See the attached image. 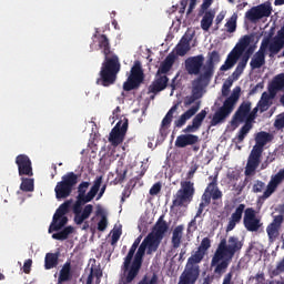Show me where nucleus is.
Returning a JSON list of instances; mask_svg holds the SVG:
<instances>
[{"instance_id": "8fccbe9b", "label": "nucleus", "mask_w": 284, "mask_h": 284, "mask_svg": "<svg viewBox=\"0 0 284 284\" xmlns=\"http://www.w3.org/2000/svg\"><path fill=\"white\" fill-rule=\"evenodd\" d=\"M258 110L261 111V109L256 105L251 112H248L245 119V123H247L248 125H252V123H254V120L258 114Z\"/></svg>"}, {"instance_id": "09e8293b", "label": "nucleus", "mask_w": 284, "mask_h": 284, "mask_svg": "<svg viewBox=\"0 0 284 284\" xmlns=\"http://www.w3.org/2000/svg\"><path fill=\"white\" fill-rule=\"evenodd\" d=\"M236 14H233L225 23L226 32H236Z\"/></svg>"}, {"instance_id": "c85d7f7f", "label": "nucleus", "mask_w": 284, "mask_h": 284, "mask_svg": "<svg viewBox=\"0 0 284 284\" xmlns=\"http://www.w3.org/2000/svg\"><path fill=\"white\" fill-rule=\"evenodd\" d=\"M196 143H199V135L181 134L175 140V148H187V145H196Z\"/></svg>"}, {"instance_id": "39448f33", "label": "nucleus", "mask_w": 284, "mask_h": 284, "mask_svg": "<svg viewBox=\"0 0 284 284\" xmlns=\"http://www.w3.org/2000/svg\"><path fill=\"white\" fill-rule=\"evenodd\" d=\"M205 258V253L199 251V248L187 258V266L180 275V280L178 284H195L199 281V276H201V268L199 267V263Z\"/></svg>"}, {"instance_id": "69168bd1", "label": "nucleus", "mask_w": 284, "mask_h": 284, "mask_svg": "<svg viewBox=\"0 0 284 284\" xmlns=\"http://www.w3.org/2000/svg\"><path fill=\"white\" fill-rule=\"evenodd\" d=\"M160 192H161V183L160 182L153 184L149 191L151 196H156V194H159Z\"/></svg>"}, {"instance_id": "423d86ee", "label": "nucleus", "mask_w": 284, "mask_h": 284, "mask_svg": "<svg viewBox=\"0 0 284 284\" xmlns=\"http://www.w3.org/2000/svg\"><path fill=\"white\" fill-rule=\"evenodd\" d=\"M240 98L241 87H236L233 89L232 94L223 102V105L213 114L210 126L214 128L221 123H225V119L230 116L231 112H234V106Z\"/></svg>"}, {"instance_id": "393cba45", "label": "nucleus", "mask_w": 284, "mask_h": 284, "mask_svg": "<svg viewBox=\"0 0 284 284\" xmlns=\"http://www.w3.org/2000/svg\"><path fill=\"white\" fill-rule=\"evenodd\" d=\"M207 116V111L204 109L200 113H197L193 120L192 124H189L185 129H183L184 134H192V132H197V130L203 125V121Z\"/></svg>"}, {"instance_id": "f8f14e48", "label": "nucleus", "mask_w": 284, "mask_h": 284, "mask_svg": "<svg viewBox=\"0 0 284 284\" xmlns=\"http://www.w3.org/2000/svg\"><path fill=\"white\" fill-rule=\"evenodd\" d=\"M103 183V176H97L93 181V185L91 186L90 191V182H81L78 186V196L77 199H83L84 201H94V196L99 194V190H101V185ZM85 192H88L85 194Z\"/></svg>"}, {"instance_id": "58836bf2", "label": "nucleus", "mask_w": 284, "mask_h": 284, "mask_svg": "<svg viewBox=\"0 0 284 284\" xmlns=\"http://www.w3.org/2000/svg\"><path fill=\"white\" fill-rule=\"evenodd\" d=\"M216 13L212 10L205 11L204 16L201 20V28L204 30V32H209L210 28H212V24L214 23V17Z\"/></svg>"}, {"instance_id": "a19ab883", "label": "nucleus", "mask_w": 284, "mask_h": 284, "mask_svg": "<svg viewBox=\"0 0 284 284\" xmlns=\"http://www.w3.org/2000/svg\"><path fill=\"white\" fill-rule=\"evenodd\" d=\"M179 110V104H174L165 114L162 120L160 132H163V128H170L172 124V119H174V112Z\"/></svg>"}, {"instance_id": "b1692460", "label": "nucleus", "mask_w": 284, "mask_h": 284, "mask_svg": "<svg viewBox=\"0 0 284 284\" xmlns=\"http://www.w3.org/2000/svg\"><path fill=\"white\" fill-rule=\"evenodd\" d=\"M199 110H201V101H196L193 106H191L178 120L174 121L175 128H183V125H185V123H187V121H190V119L194 116Z\"/></svg>"}, {"instance_id": "4be33fe9", "label": "nucleus", "mask_w": 284, "mask_h": 284, "mask_svg": "<svg viewBox=\"0 0 284 284\" xmlns=\"http://www.w3.org/2000/svg\"><path fill=\"white\" fill-rule=\"evenodd\" d=\"M74 278V272H72V262L67 261L58 274L57 284H68Z\"/></svg>"}, {"instance_id": "4468645a", "label": "nucleus", "mask_w": 284, "mask_h": 284, "mask_svg": "<svg viewBox=\"0 0 284 284\" xmlns=\"http://www.w3.org/2000/svg\"><path fill=\"white\" fill-rule=\"evenodd\" d=\"M129 121L128 118L120 120L115 126L111 130L109 141L111 145H121L125 139V134L128 133Z\"/></svg>"}, {"instance_id": "412c9836", "label": "nucleus", "mask_w": 284, "mask_h": 284, "mask_svg": "<svg viewBox=\"0 0 284 284\" xmlns=\"http://www.w3.org/2000/svg\"><path fill=\"white\" fill-rule=\"evenodd\" d=\"M252 110V102L246 101L242 102L236 110L235 114L233 115V120L231 122L232 125H235V128H239V123H243L245 119H247V115L250 114Z\"/></svg>"}, {"instance_id": "3c124183", "label": "nucleus", "mask_w": 284, "mask_h": 284, "mask_svg": "<svg viewBox=\"0 0 284 284\" xmlns=\"http://www.w3.org/2000/svg\"><path fill=\"white\" fill-rule=\"evenodd\" d=\"M190 50H191V47L187 44H183L182 42H179V44L176 45V54L179 57H185V54H187Z\"/></svg>"}, {"instance_id": "37998d69", "label": "nucleus", "mask_w": 284, "mask_h": 284, "mask_svg": "<svg viewBox=\"0 0 284 284\" xmlns=\"http://www.w3.org/2000/svg\"><path fill=\"white\" fill-rule=\"evenodd\" d=\"M73 233H74L73 226H65L62 231L58 233H53L52 239H54L55 241H67L70 234H73Z\"/></svg>"}, {"instance_id": "6ab92c4d", "label": "nucleus", "mask_w": 284, "mask_h": 284, "mask_svg": "<svg viewBox=\"0 0 284 284\" xmlns=\"http://www.w3.org/2000/svg\"><path fill=\"white\" fill-rule=\"evenodd\" d=\"M19 176H34L32 172V161L26 154H20L16 158Z\"/></svg>"}, {"instance_id": "c9c22d12", "label": "nucleus", "mask_w": 284, "mask_h": 284, "mask_svg": "<svg viewBox=\"0 0 284 284\" xmlns=\"http://www.w3.org/2000/svg\"><path fill=\"white\" fill-rule=\"evenodd\" d=\"M176 57L174 54H169L164 61L161 62L160 68L158 69L156 77L162 74H168L170 70H172V65H174Z\"/></svg>"}, {"instance_id": "dca6fc26", "label": "nucleus", "mask_w": 284, "mask_h": 284, "mask_svg": "<svg viewBox=\"0 0 284 284\" xmlns=\"http://www.w3.org/2000/svg\"><path fill=\"white\" fill-rule=\"evenodd\" d=\"M205 57L203 54L193 55L185 60V70L187 74H194V77H201V70L205 67Z\"/></svg>"}, {"instance_id": "603ef678", "label": "nucleus", "mask_w": 284, "mask_h": 284, "mask_svg": "<svg viewBox=\"0 0 284 284\" xmlns=\"http://www.w3.org/2000/svg\"><path fill=\"white\" fill-rule=\"evenodd\" d=\"M246 65H247V61L242 59L237 63V67H236L235 71L233 72V77L239 78L240 75H242L243 74V70H245Z\"/></svg>"}, {"instance_id": "aec40b11", "label": "nucleus", "mask_w": 284, "mask_h": 284, "mask_svg": "<svg viewBox=\"0 0 284 284\" xmlns=\"http://www.w3.org/2000/svg\"><path fill=\"white\" fill-rule=\"evenodd\" d=\"M284 181V169H281L275 175L271 176V180L263 192L262 199H270L275 192L278 185Z\"/></svg>"}, {"instance_id": "bf43d9fd", "label": "nucleus", "mask_w": 284, "mask_h": 284, "mask_svg": "<svg viewBox=\"0 0 284 284\" xmlns=\"http://www.w3.org/2000/svg\"><path fill=\"white\" fill-rule=\"evenodd\" d=\"M199 230V226L196 225V217H193L187 224L186 234H194Z\"/></svg>"}, {"instance_id": "f704fd0d", "label": "nucleus", "mask_w": 284, "mask_h": 284, "mask_svg": "<svg viewBox=\"0 0 284 284\" xmlns=\"http://www.w3.org/2000/svg\"><path fill=\"white\" fill-rule=\"evenodd\" d=\"M281 90H284V73L275 75L268 84V92L273 94H277Z\"/></svg>"}, {"instance_id": "f257e3e1", "label": "nucleus", "mask_w": 284, "mask_h": 284, "mask_svg": "<svg viewBox=\"0 0 284 284\" xmlns=\"http://www.w3.org/2000/svg\"><path fill=\"white\" fill-rule=\"evenodd\" d=\"M94 37L98 39L99 49L102 50V54H104V61L102 62L99 78L97 79V85L110 88V85L116 83V78L119 77V72H121V61L119 60V55L112 53L108 36L95 34Z\"/></svg>"}, {"instance_id": "5701e85b", "label": "nucleus", "mask_w": 284, "mask_h": 284, "mask_svg": "<svg viewBox=\"0 0 284 284\" xmlns=\"http://www.w3.org/2000/svg\"><path fill=\"white\" fill-rule=\"evenodd\" d=\"M169 82L170 78H168V75H156L155 80L149 87V94H159V92H163V90L168 88Z\"/></svg>"}, {"instance_id": "7c9ffc66", "label": "nucleus", "mask_w": 284, "mask_h": 284, "mask_svg": "<svg viewBox=\"0 0 284 284\" xmlns=\"http://www.w3.org/2000/svg\"><path fill=\"white\" fill-rule=\"evenodd\" d=\"M242 54L237 53L234 49L227 54L224 64L221 65V72H227V70H232L233 65H236L239 59H241Z\"/></svg>"}, {"instance_id": "0eeeda50", "label": "nucleus", "mask_w": 284, "mask_h": 284, "mask_svg": "<svg viewBox=\"0 0 284 284\" xmlns=\"http://www.w3.org/2000/svg\"><path fill=\"white\" fill-rule=\"evenodd\" d=\"M180 185V190L173 196L172 207H184V205H190V202L194 201V194H196L194 182L182 181Z\"/></svg>"}, {"instance_id": "e433bc0d", "label": "nucleus", "mask_w": 284, "mask_h": 284, "mask_svg": "<svg viewBox=\"0 0 284 284\" xmlns=\"http://www.w3.org/2000/svg\"><path fill=\"white\" fill-rule=\"evenodd\" d=\"M59 256H61L60 252L47 253L44 257V270H54V267H58Z\"/></svg>"}, {"instance_id": "79ce46f5", "label": "nucleus", "mask_w": 284, "mask_h": 284, "mask_svg": "<svg viewBox=\"0 0 284 284\" xmlns=\"http://www.w3.org/2000/svg\"><path fill=\"white\" fill-rule=\"evenodd\" d=\"M258 165H261V160H256L254 158L248 156L246 168H245V171H244L245 176H253V174H255L256 169L258 168Z\"/></svg>"}, {"instance_id": "e2e57ef3", "label": "nucleus", "mask_w": 284, "mask_h": 284, "mask_svg": "<svg viewBox=\"0 0 284 284\" xmlns=\"http://www.w3.org/2000/svg\"><path fill=\"white\" fill-rule=\"evenodd\" d=\"M192 39H194V33L190 34V33H185L181 40L180 43L184 44V45H190V42L192 41Z\"/></svg>"}, {"instance_id": "13d9d810", "label": "nucleus", "mask_w": 284, "mask_h": 284, "mask_svg": "<svg viewBox=\"0 0 284 284\" xmlns=\"http://www.w3.org/2000/svg\"><path fill=\"white\" fill-rule=\"evenodd\" d=\"M274 128L276 130H283L284 129V112L276 115V119L274 121Z\"/></svg>"}, {"instance_id": "a18cd8bd", "label": "nucleus", "mask_w": 284, "mask_h": 284, "mask_svg": "<svg viewBox=\"0 0 284 284\" xmlns=\"http://www.w3.org/2000/svg\"><path fill=\"white\" fill-rule=\"evenodd\" d=\"M21 181L20 190H22V192H34V180L22 178Z\"/></svg>"}, {"instance_id": "ea45409f", "label": "nucleus", "mask_w": 284, "mask_h": 284, "mask_svg": "<svg viewBox=\"0 0 284 284\" xmlns=\"http://www.w3.org/2000/svg\"><path fill=\"white\" fill-rule=\"evenodd\" d=\"M230 263H232V258L224 256L221 262H217L213 267L214 268V274L217 276H223L225 272H227V267H230Z\"/></svg>"}, {"instance_id": "f3484780", "label": "nucleus", "mask_w": 284, "mask_h": 284, "mask_svg": "<svg viewBox=\"0 0 284 284\" xmlns=\"http://www.w3.org/2000/svg\"><path fill=\"white\" fill-rule=\"evenodd\" d=\"M243 223L247 232H258L263 225V223H261V219L256 216V211L252 207H247L244 211Z\"/></svg>"}, {"instance_id": "4c0bfd02", "label": "nucleus", "mask_w": 284, "mask_h": 284, "mask_svg": "<svg viewBox=\"0 0 284 284\" xmlns=\"http://www.w3.org/2000/svg\"><path fill=\"white\" fill-rule=\"evenodd\" d=\"M183 230H185V227L183 226V224L178 225L172 233V239H171V243H172V247L174 250H179V247H181V241L183 240Z\"/></svg>"}, {"instance_id": "6e6d98bb", "label": "nucleus", "mask_w": 284, "mask_h": 284, "mask_svg": "<svg viewBox=\"0 0 284 284\" xmlns=\"http://www.w3.org/2000/svg\"><path fill=\"white\" fill-rule=\"evenodd\" d=\"M262 154H263V149L254 145L248 158L261 161Z\"/></svg>"}, {"instance_id": "cd10ccee", "label": "nucleus", "mask_w": 284, "mask_h": 284, "mask_svg": "<svg viewBox=\"0 0 284 284\" xmlns=\"http://www.w3.org/2000/svg\"><path fill=\"white\" fill-rule=\"evenodd\" d=\"M212 79L209 80H201V75H199L194 81H193V90L191 95L195 101H199V99L203 98V88L210 85V82Z\"/></svg>"}, {"instance_id": "ddd939ff", "label": "nucleus", "mask_w": 284, "mask_h": 284, "mask_svg": "<svg viewBox=\"0 0 284 284\" xmlns=\"http://www.w3.org/2000/svg\"><path fill=\"white\" fill-rule=\"evenodd\" d=\"M272 16V6L267 3H262L255 7H252L248 11L245 12V19L251 21V23H257L261 19H265Z\"/></svg>"}, {"instance_id": "4d7b16f0", "label": "nucleus", "mask_w": 284, "mask_h": 284, "mask_svg": "<svg viewBox=\"0 0 284 284\" xmlns=\"http://www.w3.org/2000/svg\"><path fill=\"white\" fill-rule=\"evenodd\" d=\"M263 190H265V182L256 180L253 184L252 192H254V194H258L263 192Z\"/></svg>"}, {"instance_id": "473e14b6", "label": "nucleus", "mask_w": 284, "mask_h": 284, "mask_svg": "<svg viewBox=\"0 0 284 284\" xmlns=\"http://www.w3.org/2000/svg\"><path fill=\"white\" fill-rule=\"evenodd\" d=\"M254 33L243 36L240 40L239 43L235 45L234 50L243 55V52L250 48V43L254 42Z\"/></svg>"}, {"instance_id": "9d476101", "label": "nucleus", "mask_w": 284, "mask_h": 284, "mask_svg": "<svg viewBox=\"0 0 284 284\" xmlns=\"http://www.w3.org/2000/svg\"><path fill=\"white\" fill-rule=\"evenodd\" d=\"M92 201L90 200H83L81 197H77L75 203L72 205V212L74 214V223L75 225H83L84 221H88L90 219L94 206L92 204H87L85 203H91ZM83 205L84 209H83Z\"/></svg>"}, {"instance_id": "774afa93", "label": "nucleus", "mask_w": 284, "mask_h": 284, "mask_svg": "<svg viewBox=\"0 0 284 284\" xmlns=\"http://www.w3.org/2000/svg\"><path fill=\"white\" fill-rule=\"evenodd\" d=\"M119 239H121V231L116 230L112 233L111 245H114L115 243H119Z\"/></svg>"}, {"instance_id": "338daca9", "label": "nucleus", "mask_w": 284, "mask_h": 284, "mask_svg": "<svg viewBox=\"0 0 284 284\" xmlns=\"http://www.w3.org/2000/svg\"><path fill=\"white\" fill-rule=\"evenodd\" d=\"M284 216L283 215H275L273 222L271 225H274L275 227L281 229V225L283 224Z\"/></svg>"}, {"instance_id": "864d4df0", "label": "nucleus", "mask_w": 284, "mask_h": 284, "mask_svg": "<svg viewBox=\"0 0 284 284\" xmlns=\"http://www.w3.org/2000/svg\"><path fill=\"white\" fill-rule=\"evenodd\" d=\"M159 283V276L156 274H153L150 280H148V275H144L142 280L138 282V284H158Z\"/></svg>"}, {"instance_id": "1a4fd4ad", "label": "nucleus", "mask_w": 284, "mask_h": 284, "mask_svg": "<svg viewBox=\"0 0 284 284\" xmlns=\"http://www.w3.org/2000/svg\"><path fill=\"white\" fill-rule=\"evenodd\" d=\"M79 183V175L74 172H69L62 176V181L58 182L54 189L58 200L68 199L72 194L74 185Z\"/></svg>"}, {"instance_id": "c756f323", "label": "nucleus", "mask_w": 284, "mask_h": 284, "mask_svg": "<svg viewBox=\"0 0 284 284\" xmlns=\"http://www.w3.org/2000/svg\"><path fill=\"white\" fill-rule=\"evenodd\" d=\"M274 99H276V94L273 93V91H268V93L263 92L261 100L257 102V108H260V112H267V110L272 108V101H274Z\"/></svg>"}, {"instance_id": "a211bd4d", "label": "nucleus", "mask_w": 284, "mask_h": 284, "mask_svg": "<svg viewBox=\"0 0 284 284\" xmlns=\"http://www.w3.org/2000/svg\"><path fill=\"white\" fill-rule=\"evenodd\" d=\"M267 50L270 52V39H263L258 51L254 54L250 62V67L252 70H258L260 68H263Z\"/></svg>"}, {"instance_id": "20e7f679", "label": "nucleus", "mask_w": 284, "mask_h": 284, "mask_svg": "<svg viewBox=\"0 0 284 284\" xmlns=\"http://www.w3.org/2000/svg\"><path fill=\"white\" fill-rule=\"evenodd\" d=\"M243 250V241L237 236H230L229 240L222 239L217 248L211 260V267H214L217 263H221L223 258H234V254Z\"/></svg>"}, {"instance_id": "680f3d73", "label": "nucleus", "mask_w": 284, "mask_h": 284, "mask_svg": "<svg viewBox=\"0 0 284 284\" xmlns=\"http://www.w3.org/2000/svg\"><path fill=\"white\" fill-rule=\"evenodd\" d=\"M108 229V217L102 215L101 220L98 222V230L99 232H105Z\"/></svg>"}, {"instance_id": "6e6552de", "label": "nucleus", "mask_w": 284, "mask_h": 284, "mask_svg": "<svg viewBox=\"0 0 284 284\" xmlns=\"http://www.w3.org/2000/svg\"><path fill=\"white\" fill-rule=\"evenodd\" d=\"M72 203H74V200H67L57 209L49 226V234H52V232H59V230L68 225V216H65V214L70 213Z\"/></svg>"}, {"instance_id": "49530a36", "label": "nucleus", "mask_w": 284, "mask_h": 284, "mask_svg": "<svg viewBox=\"0 0 284 284\" xmlns=\"http://www.w3.org/2000/svg\"><path fill=\"white\" fill-rule=\"evenodd\" d=\"M278 226H275L274 224H270L266 227V232H267V236H268V241L271 243H274V241H276V239L278 237Z\"/></svg>"}, {"instance_id": "0e129e2a", "label": "nucleus", "mask_w": 284, "mask_h": 284, "mask_svg": "<svg viewBox=\"0 0 284 284\" xmlns=\"http://www.w3.org/2000/svg\"><path fill=\"white\" fill-rule=\"evenodd\" d=\"M125 176H128V170H124L122 173H118L116 178L114 179L115 185L119 183H123L125 181Z\"/></svg>"}, {"instance_id": "de8ad7c7", "label": "nucleus", "mask_w": 284, "mask_h": 284, "mask_svg": "<svg viewBox=\"0 0 284 284\" xmlns=\"http://www.w3.org/2000/svg\"><path fill=\"white\" fill-rule=\"evenodd\" d=\"M212 247V240H210V237H204L201 241L200 246L197 247V250L200 252H202L203 254H207V250H210Z\"/></svg>"}, {"instance_id": "bb28decb", "label": "nucleus", "mask_w": 284, "mask_h": 284, "mask_svg": "<svg viewBox=\"0 0 284 284\" xmlns=\"http://www.w3.org/2000/svg\"><path fill=\"white\" fill-rule=\"evenodd\" d=\"M165 232H168V222L162 221L156 224L155 231L152 233H149L148 236H150L151 240H153L152 243L161 245V241H163V236H165Z\"/></svg>"}, {"instance_id": "a878e982", "label": "nucleus", "mask_w": 284, "mask_h": 284, "mask_svg": "<svg viewBox=\"0 0 284 284\" xmlns=\"http://www.w3.org/2000/svg\"><path fill=\"white\" fill-rule=\"evenodd\" d=\"M243 212H245V204H240L236 209L235 212L231 214V217L229 220V223L226 225V232H232L239 223H241L243 219Z\"/></svg>"}, {"instance_id": "5fc2aeb1", "label": "nucleus", "mask_w": 284, "mask_h": 284, "mask_svg": "<svg viewBox=\"0 0 284 284\" xmlns=\"http://www.w3.org/2000/svg\"><path fill=\"white\" fill-rule=\"evenodd\" d=\"M232 83L234 81L232 79H227L222 85V97H230V88H232Z\"/></svg>"}, {"instance_id": "7ed1b4c3", "label": "nucleus", "mask_w": 284, "mask_h": 284, "mask_svg": "<svg viewBox=\"0 0 284 284\" xmlns=\"http://www.w3.org/2000/svg\"><path fill=\"white\" fill-rule=\"evenodd\" d=\"M210 183L207 184L204 193L201 197V203L195 214V219H199L207 205L213 202V205H221L223 203V192L219 189V176H210Z\"/></svg>"}, {"instance_id": "2f4dec72", "label": "nucleus", "mask_w": 284, "mask_h": 284, "mask_svg": "<svg viewBox=\"0 0 284 284\" xmlns=\"http://www.w3.org/2000/svg\"><path fill=\"white\" fill-rule=\"evenodd\" d=\"M143 240V235H139L132 246L130 247L126 256L124 257V268L128 270V267H130V263H132L133 258H134V254H136V250H139V245H141V241Z\"/></svg>"}, {"instance_id": "72a5a7b5", "label": "nucleus", "mask_w": 284, "mask_h": 284, "mask_svg": "<svg viewBox=\"0 0 284 284\" xmlns=\"http://www.w3.org/2000/svg\"><path fill=\"white\" fill-rule=\"evenodd\" d=\"M272 141H274V135L272 133H267L265 131L258 132L255 136V148L263 150L267 143H272Z\"/></svg>"}, {"instance_id": "052dcab7", "label": "nucleus", "mask_w": 284, "mask_h": 284, "mask_svg": "<svg viewBox=\"0 0 284 284\" xmlns=\"http://www.w3.org/2000/svg\"><path fill=\"white\" fill-rule=\"evenodd\" d=\"M256 50V44H252V45H250L247 49H246V51H245V53L243 54V57H242V60H244V61H250V57H252L253 54H254V51Z\"/></svg>"}, {"instance_id": "2eb2a0df", "label": "nucleus", "mask_w": 284, "mask_h": 284, "mask_svg": "<svg viewBox=\"0 0 284 284\" xmlns=\"http://www.w3.org/2000/svg\"><path fill=\"white\" fill-rule=\"evenodd\" d=\"M216 63H221V53L216 50L209 52L207 60L203 67V72L200 74L201 81H207L214 77Z\"/></svg>"}, {"instance_id": "c03bdc74", "label": "nucleus", "mask_w": 284, "mask_h": 284, "mask_svg": "<svg viewBox=\"0 0 284 284\" xmlns=\"http://www.w3.org/2000/svg\"><path fill=\"white\" fill-rule=\"evenodd\" d=\"M250 130H252V124H247L245 123L239 131L237 135H236V143H243V141H245V138L247 136V134H250Z\"/></svg>"}, {"instance_id": "9b49d317", "label": "nucleus", "mask_w": 284, "mask_h": 284, "mask_svg": "<svg viewBox=\"0 0 284 284\" xmlns=\"http://www.w3.org/2000/svg\"><path fill=\"white\" fill-rule=\"evenodd\" d=\"M145 74L143 73V67H141V61H135L131 68V73L128 80L123 83L124 92H132V90H138L143 83Z\"/></svg>"}, {"instance_id": "f03ea898", "label": "nucleus", "mask_w": 284, "mask_h": 284, "mask_svg": "<svg viewBox=\"0 0 284 284\" xmlns=\"http://www.w3.org/2000/svg\"><path fill=\"white\" fill-rule=\"evenodd\" d=\"M152 237L148 236L140 244L135 255H133V261L129 263L128 268L125 267V262H123L121 266V281L125 283H134L136 281V276L141 272V267L143 266V257L145 256V250H148V254H152V252H156L159 250V244L152 242Z\"/></svg>"}]
</instances>
